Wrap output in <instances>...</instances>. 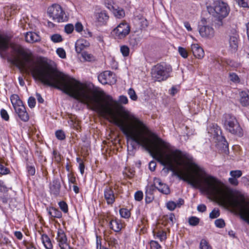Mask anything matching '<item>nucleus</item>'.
<instances>
[{
	"instance_id": "obj_26",
	"label": "nucleus",
	"mask_w": 249,
	"mask_h": 249,
	"mask_svg": "<svg viewBox=\"0 0 249 249\" xmlns=\"http://www.w3.org/2000/svg\"><path fill=\"white\" fill-rule=\"evenodd\" d=\"M155 238L159 239L161 242L165 241L167 239L166 232L163 230H158L157 231H153Z\"/></svg>"
},
{
	"instance_id": "obj_19",
	"label": "nucleus",
	"mask_w": 249,
	"mask_h": 249,
	"mask_svg": "<svg viewBox=\"0 0 249 249\" xmlns=\"http://www.w3.org/2000/svg\"><path fill=\"white\" fill-rule=\"evenodd\" d=\"M230 175L231 177L228 179L229 183L232 186H237L239 184L237 179L242 176V172L239 170H231L230 172Z\"/></svg>"
},
{
	"instance_id": "obj_6",
	"label": "nucleus",
	"mask_w": 249,
	"mask_h": 249,
	"mask_svg": "<svg viewBox=\"0 0 249 249\" xmlns=\"http://www.w3.org/2000/svg\"><path fill=\"white\" fill-rule=\"evenodd\" d=\"M47 13L50 18L57 22L65 21L67 18L65 11L58 4H53L49 6L47 10Z\"/></svg>"
},
{
	"instance_id": "obj_34",
	"label": "nucleus",
	"mask_w": 249,
	"mask_h": 249,
	"mask_svg": "<svg viewBox=\"0 0 249 249\" xmlns=\"http://www.w3.org/2000/svg\"><path fill=\"white\" fill-rule=\"evenodd\" d=\"M199 249H213V248L206 239H202L199 244Z\"/></svg>"
},
{
	"instance_id": "obj_25",
	"label": "nucleus",
	"mask_w": 249,
	"mask_h": 249,
	"mask_svg": "<svg viewBox=\"0 0 249 249\" xmlns=\"http://www.w3.org/2000/svg\"><path fill=\"white\" fill-rule=\"evenodd\" d=\"M240 102L242 106L247 107L249 105V94L246 91L240 92Z\"/></svg>"
},
{
	"instance_id": "obj_11",
	"label": "nucleus",
	"mask_w": 249,
	"mask_h": 249,
	"mask_svg": "<svg viewBox=\"0 0 249 249\" xmlns=\"http://www.w3.org/2000/svg\"><path fill=\"white\" fill-rule=\"evenodd\" d=\"M114 76L115 74L112 71H105L98 75V79L103 85L111 84L116 81L114 77Z\"/></svg>"
},
{
	"instance_id": "obj_37",
	"label": "nucleus",
	"mask_w": 249,
	"mask_h": 249,
	"mask_svg": "<svg viewBox=\"0 0 249 249\" xmlns=\"http://www.w3.org/2000/svg\"><path fill=\"white\" fill-rule=\"evenodd\" d=\"M150 249H162V246L155 240H151L149 242Z\"/></svg>"
},
{
	"instance_id": "obj_53",
	"label": "nucleus",
	"mask_w": 249,
	"mask_h": 249,
	"mask_svg": "<svg viewBox=\"0 0 249 249\" xmlns=\"http://www.w3.org/2000/svg\"><path fill=\"white\" fill-rule=\"evenodd\" d=\"M143 195L141 191H138L134 194L135 199L137 201H141L143 199Z\"/></svg>"
},
{
	"instance_id": "obj_55",
	"label": "nucleus",
	"mask_w": 249,
	"mask_h": 249,
	"mask_svg": "<svg viewBox=\"0 0 249 249\" xmlns=\"http://www.w3.org/2000/svg\"><path fill=\"white\" fill-rule=\"evenodd\" d=\"M73 30L74 26L72 24H68L65 26V32L68 34L72 33Z\"/></svg>"
},
{
	"instance_id": "obj_3",
	"label": "nucleus",
	"mask_w": 249,
	"mask_h": 249,
	"mask_svg": "<svg viewBox=\"0 0 249 249\" xmlns=\"http://www.w3.org/2000/svg\"><path fill=\"white\" fill-rule=\"evenodd\" d=\"M222 122L224 128L229 133L239 137L243 136V130L234 115L230 113L224 114Z\"/></svg>"
},
{
	"instance_id": "obj_42",
	"label": "nucleus",
	"mask_w": 249,
	"mask_h": 249,
	"mask_svg": "<svg viewBox=\"0 0 249 249\" xmlns=\"http://www.w3.org/2000/svg\"><path fill=\"white\" fill-rule=\"evenodd\" d=\"M120 51L124 57H127L129 54L130 50L128 46L123 45L121 47Z\"/></svg>"
},
{
	"instance_id": "obj_61",
	"label": "nucleus",
	"mask_w": 249,
	"mask_h": 249,
	"mask_svg": "<svg viewBox=\"0 0 249 249\" xmlns=\"http://www.w3.org/2000/svg\"><path fill=\"white\" fill-rule=\"evenodd\" d=\"M154 199V196L151 194H148L147 192L145 193V203L148 204L151 203Z\"/></svg>"
},
{
	"instance_id": "obj_43",
	"label": "nucleus",
	"mask_w": 249,
	"mask_h": 249,
	"mask_svg": "<svg viewBox=\"0 0 249 249\" xmlns=\"http://www.w3.org/2000/svg\"><path fill=\"white\" fill-rule=\"evenodd\" d=\"M26 170L28 174L31 176H33L36 174V169L34 165H29V163L26 164Z\"/></svg>"
},
{
	"instance_id": "obj_47",
	"label": "nucleus",
	"mask_w": 249,
	"mask_h": 249,
	"mask_svg": "<svg viewBox=\"0 0 249 249\" xmlns=\"http://www.w3.org/2000/svg\"><path fill=\"white\" fill-rule=\"evenodd\" d=\"M128 94L130 98L133 101H136L138 97L136 94V92L134 89L130 88L128 90Z\"/></svg>"
},
{
	"instance_id": "obj_59",
	"label": "nucleus",
	"mask_w": 249,
	"mask_h": 249,
	"mask_svg": "<svg viewBox=\"0 0 249 249\" xmlns=\"http://www.w3.org/2000/svg\"><path fill=\"white\" fill-rule=\"evenodd\" d=\"M28 104L30 108H34L36 104V99L33 97H30L28 100Z\"/></svg>"
},
{
	"instance_id": "obj_29",
	"label": "nucleus",
	"mask_w": 249,
	"mask_h": 249,
	"mask_svg": "<svg viewBox=\"0 0 249 249\" xmlns=\"http://www.w3.org/2000/svg\"><path fill=\"white\" fill-rule=\"evenodd\" d=\"M211 130L213 132L214 135L216 137L222 135V131L221 129V127L216 124H212V126H211Z\"/></svg>"
},
{
	"instance_id": "obj_12",
	"label": "nucleus",
	"mask_w": 249,
	"mask_h": 249,
	"mask_svg": "<svg viewBox=\"0 0 249 249\" xmlns=\"http://www.w3.org/2000/svg\"><path fill=\"white\" fill-rule=\"evenodd\" d=\"M94 16L95 22L99 26L106 25L109 18V16L106 10H101L100 12L95 13Z\"/></svg>"
},
{
	"instance_id": "obj_51",
	"label": "nucleus",
	"mask_w": 249,
	"mask_h": 249,
	"mask_svg": "<svg viewBox=\"0 0 249 249\" xmlns=\"http://www.w3.org/2000/svg\"><path fill=\"white\" fill-rule=\"evenodd\" d=\"M214 224L215 226L219 228H224L225 226V223L224 220L221 218L215 220Z\"/></svg>"
},
{
	"instance_id": "obj_39",
	"label": "nucleus",
	"mask_w": 249,
	"mask_h": 249,
	"mask_svg": "<svg viewBox=\"0 0 249 249\" xmlns=\"http://www.w3.org/2000/svg\"><path fill=\"white\" fill-rule=\"evenodd\" d=\"M229 78L231 81L235 83H239L240 82V79L236 73L230 72L229 73Z\"/></svg>"
},
{
	"instance_id": "obj_57",
	"label": "nucleus",
	"mask_w": 249,
	"mask_h": 249,
	"mask_svg": "<svg viewBox=\"0 0 249 249\" xmlns=\"http://www.w3.org/2000/svg\"><path fill=\"white\" fill-rule=\"evenodd\" d=\"M8 191L7 187L4 183V182L0 179V193H6Z\"/></svg>"
},
{
	"instance_id": "obj_40",
	"label": "nucleus",
	"mask_w": 249,
	"mask_h": 249,
	"mask_svg": "<svg viewBox=\"0 0 249 249\" xmlns=\"http://www.w3.org/2000/svg\"><path fill=\"white\" fill-rule=\"evenodd\" d=\"M235 1L240 7L249 8V0H235Z\"/></svg>"
},
{
	"instance_id": "obj_2",
	"label": "nucleus",
	"mask_w": 249,
	"mask_h": 249,
	"mask_svg": "<svg viewBox=\"0 0 249 249\" xmlns=\"http://www.w3.org/2000/svg\"><path fill=\"white\" fill-rule=\"evenodd\" d=\"M12 53L16 54L8 57L7 60L13 65L19 68H24L32 61L33 53L28 48H24L18 44L10 45Z\"/></svg>"
},
{
	"instance_id": "obj_58",
	"label": "nucleus",
	"mask_w": 249,
	"mask_h": 249,
	"mask_svg": "<svg viewBox=\"0 0 249 249\" xmlns=\"http://www.w3.org/2000/svg\"><path fill=\"white\" fill-rule=\"evenodd\" d=\"M11 243L9 239L6 237L1 236L0 237V245L2 246L4 245H8Z\"/></svg>"
},
{
	"instance_id": "obj_48",
	"label": "nucleus",
	"mask_w": 249,
	"mask_h": 249,
	"mask_svg": "<svg viewBox=\"0 0 249 249\" xmlns=\"http://www.w3.org/2000/svg\"><path fill=\"white\" fill-rule=\"evenodd\" d=\"M220 215V211L218 209H214L210 213L209 217L211 219L216 218Z\"/></svg>"
},
{
	"instance_id": "obj_50",
	"label": "nucleus",
	"mask_w": 249,
	"mask_h": 249,
	"mask_svg": "<svg viewBox=\"0 0 249 249\" xmlns=\"http://www.w3.org/2000/svg\"><path fill=\"white\" fill-rule=\"evenodd\" d=\"M57 54L61 58H65L66 57V54L65 51L62 48H59L56 51Z\"/></svg>"
},
{
	"instance_id": "obj_24",
	"label": "nucleus",
	"mask_w": 249,
	"mask_h": 249,
	"mask_svg": "<svg viewBox=\"0 0 249 249\" xmlns=\"http://www.w3.org/2000/svg\"><path fill=\"white\" fill-rule=\"evenodd\" d=\"M41 240L45 249H53V246L52 241L47 234H41Z\"/></svg>"
},
{
	"instance_id": "obj_63",
	"label": "nucleus",
	"mask_w": 249,
	"mask_h": 249,
	"mask_svg": "<svg viewBox=\"0 0 249 249\" xmlns=\"http://www.w3.org/2000/svg\"><path fill=\"white\" fill-rule=\"evenodd\" d=\"M119 102L123 104H126L128 103V99L126 96L121 95L119 98Z\"/></svg>"
},
{
	"instance_id": "obj_1",
	"label": "nucleus",
	"mask_w": 249,
	"mask_h": 249,
	"mask_svg": "<svg viewBox=\"0 0 249 249\" xmlns=\"http://www.w3.org/2000/svg\"><path fill=\"white\" fill-rule=\"evenodd\" d=\"M91 89L85 83L78 81V102L86 105L88 108L97 112L103 117H111L113 123L125 135L127 141L131 140L133 149L134 142L144 147L153 153V157L173 175L199 188L202 192L213 196L222 194L221 182L216 178L208 175L194 162L192 156L181 150L176 149L169 154L158 145L169 149V144L158 136L147 130L146 125L135 115L117 105L118 115L112 108V97L109 95L101 98L98 95L104 94L103 91L95 90L91 95Z\"/></svg>"
},
{
	"instance_id": "obj_30",
	"label": "nucleus",
	"mask_w": 249,
	"mask_h": 249,
	"mask_svg": "<svg viewBox=\"0 0 249 249\" xmlns=\"http://www.w3.org/2000/svg\"><path fill=\"white\" fill-rule=\"evenodd\" d=\"M119 213L121 217L124 219H129L131 214L130 211L124 208L120 209Z\"/></svg>"
},
{
	"instance_id": "obj_10",
	"label": "nucleus",
	"mask_w": 249,
	"mask_h": 249,
	"mask_svg": "<svg viewBox=\"0 0 249 249\" xmlns=\"http://www.w3.org/2000/svg\"><path fill=\"white\" fill-rule=\"evenodd\" d=\"M117 195L115 194L112 186H107L104 190V197L107 204L112 206L115 202Z\"/></svg>"
},
{
	"instance_id": "obj_20",
	"label": "nucleus",
	"mask_w": 249,
	"mask_h": 249,
	"mask_svg": "<svg viewBox=\"0 0 249 249\" xmlns=\"http://www.w3.org/2000/svg\"><path fill=\"white\" fill-rule=\"evenodd\" d=\"M90 45L89 42L84 38H79L75 42V48L77 53H81L83 51L88 48Z\"/></svg>"
},
{
	"instance_id": "obj_41",
	"label": "nucleus",
	"mask_w": 249,
	"mask_h": 249,
	"mask_svg": "<svg viewBox=\"0 0 249 249\" xmlns=\"http://www.w3.org/2000/svg\"><path fill=\"white\" fill-rule=\"evenodd\" d=\"M199 219L196 216H191L189 218L188 222L190 225L196 226L199 224Z\"/></svg>"
},
{
	"instance_id": "obj_54",
	"label": "nucleus",
	"mask_w": 249,
	"mask_h": 249,
	"mask_svg": "<svg viewBox=\"0 0 249 249\" xmlns=\"http://www.w3.org/2000/svg\"><path fill=\"white\" fill-rule=\"evenodd\" d=\"M0 116L2 119L6 121L9 120V116L7 111L4 109H2L0 110Z\"/></svg>"
},
{
	"instance_id": "obj_64",
	"label": "nucleus",
	"mask_w": 249,
	"mask_h": 249,
	"mask_svg": "<svg viewBox=\"0 0 249 249\" xmlns=\"http://www.w3.org/2000/svg\"><path fill=\"white\" fill-rule=\"evenodd\" d=\"M207 210V207L204 204H199L197 207V210L201 213L205 212Z\"/></svg>"
},
{
	"instance_id": "obj_31",
	"label": "nucleus",
	"mask_w": 249,
	"mask_h": 249,
	"mask_svg": "<svg viewBox=\"0 0 249 249\" xmlns=\"http://www.w3.org/2000/svg\"><path fill=\"white\" fill-rule=\"evenodd\" d=\"M52 154L53 159L54 160V162L59 164L63 158L61 154L56 149H54L53 151Z\"/></svg>"
},
{
	"instance_id": "obj_4",
	"label": "nucleus",
	"mask_w": 249,
	"mask_h": 249,
	"mask_svg": "<svg viewBox=\"0 0 249 249\" xmlns=\"http://www.w3.org/2000/svg\"><path fill=\"white\" fill-rule=\"evenodd\" d=\"M172 71V67L164 62L158 63L151 70V76L155 81L161 82L166 80Z\"/></svg>"
},
{
	"instance_id": "obj_16",
	"label": "nucleus",
	"mask_w": 249,
	"mask_h": 249,
	"mask_svg": "<svg viewBox=\"0 0 249 249\" xmlns=\"http://www.w3.org/2000/svg\"><path fill=\"white\" fill-rule=\"evenodd\" d=\"M154 184L157 189L160 193L165 195H168L170 193V189L168 185L163 183L160 178H155Z\"/></svg>"
},
{
	"instance_id": "obj_33",
	"label": "nucleus",
	"mask_w": 249,
	"mask_h": 249,
	"mask_svg": "<svg viewBox=\"0 0 249 249\" xmlns=\"http://www.w3.org/2000/svg\"><path fill=\"white\" fill-rule=\"evenodd\" d=\"M50 39L53 43H59L63 40L62 36L58 34H54L52 35Z\"/></svg>"
},
{
	"instance_id": "obj_32",
	"label": "nucleus",
	"mask_w": 249,
	"mask_h": 249,
	"mask_svg": "<svg viewBox=\"0 0 249 249\" xmlns=\"http://www.w3.org/2000/svg\"><path fill=\"white\" fill-rule=\"evenodd\" d=\"M58 206L61 211L64 213H68L69 212V207L68 204L65 201L61 200L58 203Z\"/></svg>"
},
{
	"instance_id": "obj_62",
	"label": "nucleus",
	"mask_w": 249,
	"mask_h": 249,
	"mask_svg": "<svg viewBox=\"0 0 249 249\" xmlns=\"http://www.w3.org/2000/svg\"><path fill=\"white\" fill-rule=\"evenodd\" d=\"M74 27L75 31L78 33H80L83 30V26L80 22H77Z\"/></svg>"
},
{
	"instance_id": "obj_8",
	"label": "nucleus",
	"mask_w": 249,
	"mask_h": 249,
	"mask_svg": "<svg viewBox=\"0 0 249 249\" xmlns=\"http://www.w3.org/2000/svg\"><path fill=\"white\" fill-rule=\"evenodd\" d=\"M213 8L219 18H225L228 16L230 11L228 4L220 0L214 1Z\"/></svg>"
},
{
	"instance_id": "obj_9",
	"label": "nucleus",
	"mask_w": 249,
	"mask_h": 249,
	"mask_svg": "<svg viewBox=\"0 0 249 249\" xmlns=\"http://www.w3.org/2000/svg\"><path fill=\"white\" fill-rule=\"evenodd\" d=\"M56 240L60 249H71L67 236L62 229H58Z\"/></svg>"
},
{
	"instance_id": "obj_7",
	"label": "nucleus",
	"mask_w": 249,
	"mask_h": 249,
	"mask_svg": "<svg viewBox=\"0 0 249 249\" xmlns=\"http://www.w3.org/2000/svg\"><path fill=\"white\" fill-rule=\"evenodd\" d=\"M130 27L126 21L120 23L111 32V35L116 39H123L130 33Z\"/></svg>"
},
{
	"instance_id": "obj_23",
	"label": "nucleus",
	"mask_w": 249,
	"mask_h": 249,
	"mask_svg": "<svg viewBox=\"0 0 249 249\" xmlns=\"http://www.w3.org/2000/svg\"><path fill=\"white\" fill-rule=\"evenodd\" d=\"M191 50L194 55L198 59H201L204 56V52L198 44H192Z\"/></svg>"
},
{
	"instance_id": "obj_56",
	"label": "nucleus",
	"mask_w": 249,
	"mask_h": 249,
	"mask_svg": "<svg viewBox=\"0 0 249 249\" xmlns=\"http://www.w3.org/2000/svg\"><path fill=\"white\" fill-rule=\"evenodd\" d=\"M82 57L86 61H91L93 55L90 53H88L87 52H84L82 53Z\"/></svg>"
},
{
	"instance_id": "obj_27",
	"label": "nucleus",
	"mask_w": 249,
	"mask_h": 249,
	"mask_svg": "<svg viewBox=\"0 0 249 249\" xmlns=\"http://www.w3.org/2000/svg\"><path fill=\"white\" fill-rule=\"evenodd\" d=\"M114 16L117 18H122L125 16V12L123 8L115 7L112 11Z\"/></svg>"
},
{
	"instance_id": "obj_44",
	"label": "nucleus",
	"mask_w": 249,
	"mask_h": 249,
	"mask_svg": "<svg viewBox=\"0 0 249 249\" xmlns=\"http://www.w3.org/2000/svg\"><path fill=\"white\" fill-rule=\"evenodd\" d=\"M178 52L179 54L184 58H187L188 56V53L187 51L183 47H178Z\"/></svg>"
},
{
	"instance_id": "obj_36",
	"label": "nucleus",
	"mask_w": 249,
	"mask_h": 249,
	"mask_svg": "<svg viewBox=\"0 0 249 249\" xmlns=\"http://www.w3.org/2000/svg\"><path fill=\"white\" fill-rule=\"evenodd\" d=\"M107 242L109 247L116 248L118 246V240L114 237H110L108 238L107 240Z\"/></svg>"
},
{
	"instance_id": "obj_28",
	"label": "nucleus",
	"mask_w": 249,
	"mask_h": 249,
	"mask_svg": "<svg viewBox=\"0 0 249 249\" xmlns=\"http://www.w3.org/2000/svg\"><path fill=\"white\" fill-rule=\"evenodd\" d=\"M175 215L173 213H170L169 214H166L163 216V219L165 222V225L169 224L173 226L175 223Z\"/></svg>"
},
{
	"instance_id": "obj_22",
	"label": "nucleus",
	"mask_w": 249,
	"mask_h": 249,
	"mask_svg": "<svg viewBox=\"0 0 249 249\" xmlns=\"http://www.w3.org/2000/svg\"><path fill=\"white\" fill-rule=\"evenodd\" d=\"M25 41L29 43L39 42L41 40L40 36L33 32H27L25 35Z\"/></svg>"
},
{
	"instance_id": "obj_18",
	"label": "nucleus",
	"mask_w": 249,
	"mask_h": 249,
	"mask_svg": "<svg viewBox=\"0 0 249 249\" xmlns=\"http://www.w3.org/2000/svg\"><path fill=\"white\" fill-rule=\"evenodd\" d=\"M10 38L6 36L0 34V56L3 58V52L6 51L10 47Z\"/></svg>"
},
{
	"instance_id": "obj_35",
	"label": "nucleus",
	"mask_w": 249,
	"mask_h": 249,
	"mask_svg": "<svg viewBox=\"0 0 249 249\" xmlns=\"http://www.w3.org/2000/svg\"><path fill=\"white\" fill-rule=\"evenodd\" d=\"M69 187L71 188V184H77L76 177L73 173L71 172L68 174Z\"/></svg>"
},
{
	"instance_id": "obj_60",
	"label": "nucleus",
	"mask_w": 249,
	"mask_h": 249,
	"mask_svg": "<svg viewBox=\"0 0 249 249\" xmlns=\"http://www.w3.org/2000/svg\"><path fill=\"white\" fill-rule=\"evenodd\" d=\"M23 245L26 249H36L32 242L24 241Z\"/></svg>"
},
{
	"instance_id": "obj_52",
	"label": "nucleus",
	"mask_w": 249,
	"mask_h": 249,
	"mask_svg": "<svg viewBox=\"0 0 249 249\" xmlns=\"http://www.w3.org/2000/svg\"><path fill=\"white\" fill-rule=\"evenodd\" d=\"M10 173L9 168L6 167L2 163H0V174L2 175H7Z\"/></svg>"
},
{
	"instance_id": "obj_5",
	"label": "nucleus",
	"mask_w": 249,
	"mask_h": 249,
	"mask_svg": "<svg viewBox=\"0 0 249 249\" xmlns=\"http://www.w3.org/2000/svg\"><path fill=\"white\" fill-rule=\"evenodd\" d=\"M11 103L16 113L19 118L24 122H27L29 120V115L26 111V107L22 101L17 95H13L11 97Z\"/></svg>"
},
{
	"instance_id": "obj_15",
	"label": "nucleus",
	"mask_w": 249,
	"mask_h": 249,
	"mask_svg": "<svg viewBox=\"0 0 249 249\" xmlns=\"http://www.w3.org/2000/svg\"><path fill=\"white\" fill-rule=\"evenodd\" d=\"M109 227L114 232H119L125 227V224L122 220L115 217L109 221Z\"/></svg>"
},
{
	"instance_id": "obj_49",
	"label": "nucleus",
	"mask_w": 249,
	"mask_h": 249,
	"mask_svg": "<svg viewBox=\"0 0 249 249\" xmlns=\"http://www.w3.org/2000/svg\"><path fill=\"white\" fill-rule=\"evenodd\" d=\"M114 2L111 0H105V6L109 9L110 11H112V10L114 9L115 6H114Z\"/></svg>"
},
{
	"instance_id": "obj_45",
	"label": "nucleus",
	"mask_w": 249,
	"mask_h": 249,
	"mask_svg": "<svg viewBox=\"0 0 249 249\" xmlns=\"http://www.w3.org/2000/svg\"><path fill=\"white\" fill-rule=\"evenodd\" d=\"M166 206L167 209L171 211H174L177 208L176 203L172 200L166 202Z\"/></svg>"
},
{
	"instance_id": "obj_21",
	"label": "nucleus",
	"mask_w": 249,
	"mask_h": 249,
	"mask_svg": "<svg viewBox=\"0 0 249 249\" xmlns=\"http://www.w3.org/2000/svg\"><path fill=\"white\" fill-rule=\"evenodd\" d=\"M46 210L48 215L51 219H60L62 217V212L58 208L53 206H50L47 207Z\"/></svg>"
},
{
	"instance_id": "obj_17",
	"label": "nucleus",
	"mask_w": 249,
	"mask_h": 249,
	"mask_svg": "<svg viewBox=\"0 0 249 249\" xmlns=\"http://www.w3.org/2000/svg\"><path fill=\"white\" fill-rule=\"evenodd\" d=\"M200 35L204 38H212L214 36V31L212 26L208 25L200 26L199 27Z\"/></svg>"
},
{
	"instance_id": "obj_14",
	"label": "nucleus",
	"mask_w": 249,
	"mask_h": 249,
	"mask_svg": "<svg viewBox=\"0 0 249 249\" xmlns=\"http://www.w3.org/2000/svg\"><path fill=\"white\" fill-rule=\"evenodd\" d=\"M229 34V47L232 51H235L237 50L238 46L239 36L235 29H232Z\"/></svg>"
},
{
	"instance_id": "obj_38",
	"label": "nucleus",
	"mask_w": 249,
	"mask_h": 249,
	"mask_svg": "<svg viewBox=\"0 0 249 249\" xmlns=\"http://www.w3.org/2000/svg\"><path fill=\"white\" fill-rule=\"evenodd\" d=\"M56 138L60 141L64 140L66 139V135L62 130H57L55 132Z\"/></svg>"
},
{
	"instance_id": "obj_13",
	"label": "nucleus",
	"mask_w": 249,
	"mask_h": 249,
	"mask_svg": "<svg viewBox=\"0 0 249 249\" xmlns=\"http://www.w3.org/2000/svg\"><path fill=\"white\" fill-rule=\"evenodd\" d=\"M61 183L58 178H53L49 185V192L51 195L57 197L60 195Z\"/></svg>"
},
{
	"instance_id": "obj_46",
	"label": "nucleus",
	"mask_w": 249,
	"mask_h": 249,
	"mask_svg": "<svg viewBox=\"0 0 249 249\" xmlns=\"http://www.w3.org/2000/svg\"><path fill=\"white\" fill-rule=\"evenodd\" d=\"M140 18H139L140 20V24H141V27L142 28H145L148 25V22L147 20L144 18L142 16H140Z\"/></svg>"
}]
</instances>
